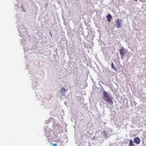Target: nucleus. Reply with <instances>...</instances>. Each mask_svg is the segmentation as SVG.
<instances>
[{"instance_id":"f257e3e1","label":"nucleus","mask_w":146,"mask_h":146,"mask_svg":"<svg viewBox=\"0 0 146 146\" xmlns=\"http://www.w3.org/2000/svg\"><path fill=\"white\" fill-rule=\"evenodd\" d=\"M103 97L102 98L103 99L110 104L113 105V99L111 96H110L105 91H103Z\"/></svg>"},{"instance_id":"f03ea898","label":"nucleus","mask_w":146,"mask_h":146,"mask_svg":"<svg viewBox=\"0 0 146 146\" xmlns=\"http://www.w3.org/2000/svg\"><path fill=\"white\" fill-rule=\"evenodd\" d=\"M119 51L121 55V57L122 58V56L124 55L126 53V50L124 47H122L119 50Z\"/></svg>"},{"instance_id":"7ed1b4c3","label":"nucleus","mask_w":146,"mask_h":146,"mask_svg":"<svg viewBox=\"0 0 146 146\" xmlns=\"http://www.w3.org/2000/svg\"><path fill=\"white\" fill-rule=\"evenodd\" d=\"M121 20H119V19H117L116 22V27L117 28H120L121 23Z\"/></svg>"},{"instance_id":"20e7f679","label":"nucleus","mask_w":146,"mask_h":146,"mask_svg":"<svg viewBox=\"0 0 146 146\" xmlns=\"http://www.w3.org/2000/svg\"><path fill=\"white\" fill-rule=\"evenodd\" d=\"M134 142L136 144H139L140 142V138L138 137H136L134 139Z\"/></svg>"},{"instance_id":"39448f33","label":"nucleus","mask_w":146,"mask_h":146,"mask_svg":"<svg viewBox=\"0 0 146 146\" xmlns=\"http://www.w3.org/2000/svg\"><path fill=\"white\" fill-rule=\"evenodd\" d=\"M106 17L107 18V21L110 23L112 17L110 14H109Z\"/></svg>"},{"instance_id":"423d86ee","label":"nucleus","mask_w":146,"mask_h":146,"mask_svg":"<svg viewBox=\"0 0 146 146\" xmlns=\"http://www.w3.org/2000/svg\"><path fill=\"white\" fill-rule=\"evenodd\" d=\"M66 90L65 89L64 87L62 88L60 92L61 93V94L62 95H64L65 93L63 94V92H66Z\"/></svg>"},{"instance_id":"0eeeda50","label":"nucleus","mask_w":146,"mask_h":146,"mask_svg":"<svg viewBox=\"0 0 146 146\" xmlns=\"http://www.w3.org/2000/svg\"><path fill=\"white\" fill-rule=\"evenodd\" d=\"M129 145L130 146H134L133 141L131 140H130L129 141Z\"/></svg>"},{"instance_id":"6e6552de","label":"nucleus","mask_w":146,"mask_h":146,"mask_svg":"<svg viewBox=\"0 0 146 146\" xmlns=\"http://www.w3.org/2000/svg\"><path fill=\"white\" fill-rule=\"evenodd\" d=\"M103 133L104 134L105 136L106 137L107 136L108 133L106 130H104L103 132Z\"/></svg>"},{"instance_id":"1a4fd4ad","label":"nucleus","mask_w":146,"mask_h":146,"mask_svg":"<svg viewBox=\"0 0 146 146\" xmlns=\"http://www.w3.org/2000/svg\"><path fill=\"white\" fill-rule=\"evenodd\" d=\"M111 67L115 70H116V69L115 68L114 66V65H113V63L112 62V63H111Z\"/></svg>"},{"instance_id":"9d476101","label":"nucleus","mask_w":146,"mask_h":146,"mask_svg":"<svg viewBox=\"0 0 146 146\" xmlns=\"http://www.w3.org/2000/svg\"><path fill=\"white\" fill-rule=\"evenodd\" d=\"M57 144H56V143H55V144L52 143V144L51 145L52 146L53 145V146H57Z\"/></svg>"},{"instance_id":"9b49d317","label":"nucleus","mask_w":146,"mask_h":146,"mask_svg":"<svg viewBox=\"0 0 146 146\" xmlns=\"http://www.w3.org/2000/svg\"><path fill=\"white\" fill-rule=\"evenodd\" d=\"M135 1H137L138 0H134Z\"/></svg>"}]
</instances>
